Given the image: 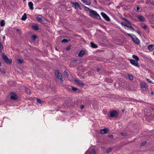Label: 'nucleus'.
I'll list each match as a JSON object with an SVG mask.
<instances>
[{"label": "nucleus", "instance_id": "nucleus-19", "mask_svg": "<svg viewBox=\"0 0 154 154\" xmlns=\"http://www.w3.org/2000/svg\"><path fill=\"white\" fill-rule=\"evenodd\" d=\"M137 17L139 20L141 21H145V18L143 16H138Z\"/></svg>", "mask_w": 154, "mask_h": 154}, {"label": "nucleus", "instance_id": "nucleus-13", "mask_svg": "<svg viewBox=\"0 0 154 154\" xmlns=\"http://www.w3.org/2000/svg\"><path fill=\"white\" fill-rule=\"evenodd\" d=\"M83 3L85 4L86 5H89L91 3V2L89 0H80Z\"/></svg>", "mask_w": 154, "mask_h": 154}, {"label": "nucleus", "instance_id": "nucleus-49", "mask_svg": "<svg viewBox=\"0 0 154 154\" xmlns=\"http://www.w3.org/2000/svg\"><path fill=\"white\" fill-rule=\"evenodd\" d=\"M97 70L98 72H99L100 71V68H97Z\"/></svg>", "mask_w": 154, "mask_h": 154}, {"label": "nucleus", "instance_id": "nucleus-23", "mask_svg": "<svg viewBox=\"0 0 154 154\" xmlns=\"http://www.w3.org/2000/svg\"><path fill=\"white\" fill-rule=\"evenodd\" d=\"M133 58L135 59L136 60L139 61V58L138 56L135 55H133L132 56Z\"/></svg>", "mask_w": 154, "mask_h": 154}, {"label": "nucleus", "instance_id": "nucleus-18", "mask_svg": "<svg viewBox=\"0 0 154 154\" xmlns=\"http://www.w3.org/2000/svg\"><path fill=\"white\" fill-rule=\"evenodd\" d=\"M140 86L142 88H146L147 87L146 83L145 82H142Z\"/></svg>", "mask_w": 154, "mask_h": 154}, {"label": "nucleus", "instance_id": "nucleus-27", "mask_svg": "<svg viewBox=\"0 0 154 154\" xmlns=\"http://www.w3.org/2000/svg\"><path fill=\"white\" fill-rule=\"evenodd\" d=\"M84 10L86 11H90H90L91 10H92L88 8L86 6L84 7Z\"/></svg>", "mask_w": 154, "mask_h": 154}, {"label": "nucleus", "instance_id": "nucleus-36", "mask_svg": "<svg viewBox=\"0 0 154 154\" xmlns=\"http://www.w3.org/2000/svg\"><path fill=\"white\" fill-rule=\"evenodd\" d=\"M146 143V141H144L142 142L140 144V146H144Z\"/></svg>", "mask_w": 154, "mask_h": 154}, {"label": "nucleus", "instance_id": "nucleus-50", "mask_svg": "<svg viewBox=\"0 0 154 154\" xmlns=\"http://www.w3.org/2000/svg\"><path fill=\"white\" fill-rule=\"evenodd\" d=\"M3 39L4 40H5V36H3Z\"/></svg>", "mask_w": 154, "mask_h": 154}, {"label": "nucleus", "instance_id": "nucleus-55", "mask_svg": "<svg viewBox=\"0 0 154 154\" xmlns=\"http://www.w3.org/2000/svg\"><path fill=\"white\" fill-rule=\"evenodd\" d=\"M1 66V63H0V66Z\"/></svg>", "mask_w": 154, "mask_h": 154}, {"label": "nucleus", "instance_id": "nucleus-54", "mask_svg": "<svg viewBox=\"0 0 154 154\" xmlns=\"http://www.w3.org/2000/svg\"><path fill=\"white\" fill-rule=\"evenodd\" d=\"M55 49L56 50H58L57 48H55Z\"/></svg>", "mask_w": 154, "mask_h": 154}, {"label": "nucleus", "instance_id": "nucleus-24", "mask_svg": "<svg viewBox=\"0 0 154 154\" xmlns=\"http://www.w3.org/2000/svg\"><path fill=\"white\" fill-rule=\"evenodd\" d=\"M64 75L65 77H66L67 78H68L69 75L66 71H65L64 72Z\"/></svg>", "mask_w": 154, "mask_h": 154}, {"label": "nucleus", "instance_id": "nucleus-5", "mask_svg": "<svg viewBox=\"0 0 154 154\" xmlns=\"http://www.w3.org/2000/svg\"><path fill=\"white\" fill-rule=\"evenodd\" d=\"M118 114L116 111H112L110 112V117L112 118H116L117 117Z\"/></svg>", "mask_w": 154, "mask_h": 154}, {"label": "nucleus", "instance_id": "nucleus-44", "mask_svg": "<svg viewBox=\"0 0 154 154\" xmlns=\"http://www.w3.org/2000/svg\"><path fill=\"white\" fill-rule=\"evenodd\" d=\"M150 2L152 4H154V0H150Z\"/></svg>", "mask_w": 154, "mask_h": 154}, {"label": "nucleus", "instance_id": "nucleus-47", "mask_svg": "<svg viewBox=\"0 0 154 154\" xmlns=\"http://www.w3.org/2000/svg\"><path fill=\"white\" fill-rule=\"evenodd\" d=\"M109 137L110 138H113V135H110L109 136Z\"/></svg>", "mask_w": 154, "mask_h": 154}, {"label": "nucleus", "instance_id": "nucleus-35", "mask_svg": "<svg viewBox=\"0 0 154 154\" xmlns=\"http://www.w3.org/2000/svg\"><path fill=\"white\" fill-rule=\"evenodd\" d=\"M72 89L74 91H76L78 90V89L74 87H71Z\"/></svg>", "mask_w": 154, "mask_h": 154}, {"label": "nucleus", "instance_id": "nucleus-41", "mask_svg": "<svg viewBox=\"0 0 154 154\" xmlns=\"http://www.w3.org/2000/svg\"><path fill=\"white\" fill-rule=\"evenodd\" d=\"M16 30L19 34H21V31L20 29H16Z\"/></svg>", "mask_w": 154, "mask_h": 154}, {"label": "nucleus", "instance_id": "nucleus-3", "mask_svg": "<svg viewBox=\"0 0 154 154\" xmlns=\"http://www.w3.org/2000/svg\"><path fill=\"white\" fill-rule=\"evenodd\" d=\"M55 75L56 77L58 78L59 80L62 83H63V80L61 74L60 73L58 70H56Z\"/></svg>", "mask_w": 154, "mask_h": 154}, {"label": "nucleus", "instance_id": "nucleus-34", "mask_svg": "<svg viewBox=\"0 0 154 154\" xmlns=\"http://www.w3.org/2000/svg\"><path fill=\"white\" fill-rule=\"evenodd\" d=\"M141 27L143 29H146L147 28V26L146 25H142Z\"/></svg>", "mask_w": 154, "mask_h": 154}, {"label": "nucleus", "instance_id": "nucleus-21", "mask_svg": "<svg viewBox=\"0 0 154 154\" xmlns=\"http://www.w3.org/2000/svg\"><path fill=\"white\" fill-rule=\"evenodd\" d=\"M127 77L131 80H132L133 79V76L129 74H128L127 75Z\"/></svg>", "mask_w": 154, "mask_h": 154}, {"label": "nucleus", "instance_id": "nucleus-16", "mask_svg": "<svg viewBox=\"0 0 154 154\" xmlns=\"http://www.w3.org/2000/svg\"><path fill=\"white\" fill-rule=\"evenodd\" d=\"M43 18L40 17H37V19L38 21L40 23H43L44 22Z\"/></svg>", "mask_w": 154, "mask_h": 154}, {"label": "nucleus", "instance_id": "nucleus-37", "mask_svg": "<svg viewBox=\"0 0 154 154\" xmlns=\"http://www.w3.org/2000/svg\"><path fill=\"white\" fill-rule=\"evenodd\" d=\"M37 101L39 103H41L42 102V101L40 99H38V98L37 99Z\"/></svg>", "mask_w": 154, "mask_h": 154}, {"label": "nucleus", "instance_id": "nucleus-32", "mask_svg": "<svg viewBox=\"0 0 154 154\" xmlns=\"http://www.w3.org/2000/svg\"><path fill=\"white\" fill-rule=\"evenodd\" d=\"M69 40L66 39H64L62 40L61 42L62 43H67Z\"/></svg>", "mask_w": 154, "mask_h": 154}, {"label": "nucleus", "instance_id": "nucleus-11", "mask_svg": "<svg viewBox=\"0 0 154 154\" xmlns=\"http://www.w3.org/2000/svg\"><path fill=\"white\" fill-rule=\"evenodd\" d=\"M75 83L78 85H79L80 86H83L85 84L80 80H75Z\"/></svg>", "mask_w": 154, "mask_h": 154}, {"label": "nucleus", "instance_id": "nucleus-17", "mask_svg": "<svg viewBox=\"0 0 154 154\" xmlns=\"http://www.w3.org/2000/svg\"><path fill=\"white\" fill-rule=\"evenodd\" d=\"M147 47L149 50L152 51L154 50V45H150Z\"/></svg>", "mask_w": 154, "mask_h": 154}, {"label": "nucleus", "instance_id": "nucleus-4", "mask_svg": "<svg viewBox=\"0 0 154 154\" xmlns=\"http://www.w3.org/2000/svg\"><path fill=\"white\" fill-rule=\"evenodd\" d=\"M138 61L134 59H131L130 60V63L132 64L137 67H139V66Z\"/></svg>", "mask_w": 154, "mask_h": 154}, {"label": "nucleus", "instance_id": "nucleus-9", "mask_svg": "<svg viewBox=\"0 0 154 154\" xmlns=\"http://www.w3.org/2000/svg\"><path fill=\"white\" fill-rule=\"evenodd\" d=\"M123 20H125V21L127 22V23H125L124 22H122L121 24L122 25V26H126L127 27H129V25L128 24H130V23L126 19L124 18H122Z\"/></svg>", "mask_w": 154, "mask_h": 154}, {"label": "nucleus", "instance_id": "nucleus-26", "mask_svg": "<svg viewBox=\"0 0 154 154\" xmlns=\"http://www.w3.org/2000/svg\"><path fill=\"white\" fill-rule=\"evenodd\" d=\"M90 154H96L95 150L94 149H92L90 152Z\"/></svg>", "mask_w": 154, "mask_h": 154}, {"label": "nucleus", "instance_id": "nucleus-29", "mask_svg": "<svg viewBox=\"0 0 154 154\" xmlns=\"http://www.w3.org/2000/svg\"><path fill=\"white\" fill-rule=\"evenodd\" d=\"M3 49V46L2 43L0 42V53L2 52V50Z\"/></svg>", "mask_w": 154, "mask_h": 154}, {"label": "nucleus", "instance_id": "nucleus-8", "mask_svg": "<svg viewBox=\"0 0 154 154\" xmlns=\"http://www.w3.org/2000/svg\"><path fill=\"white\" fill-rule=\"evenodd\" d=\"M132 38L134 42L137 44H139L140 43V42L139 39L137 38L135 35L133 37H132Z\"/></svg>", "mask_w": 154, "mask_h": 154}, {"label": "nucleus", "instance_id": "nucleus-57", "mask_svg": "<svg viewBox=\"0 0 154 154\" xmlns=\"http://www.w3.org/2000/svg\"><path fill=\"white\" fill-rule=\"evenodd\" d=\"M24 1H25L26 0H23Z\"/></svg>", "mask_w": 154, "mask_h": 154}, {"label": "nucleus", "instance_id": "nucleus-2", "mask_svg": "<svg viewBox=\"0 0 154 154\" xmlns=\"http://www.w3.org/2000/svg\"><path fill=\"white\" fill-rule=\"evenodd\" d=\"M2 57L5 62L8 64H10L11 63L12 60L9 58L6 55L4 54H2Z\"/></svg>", "mask_w": 154, "mask_h": 154}, {"label": "nucleus", "instance_id": "nucleus-42", "mask_svg": "<svg viewBox=\"0 0 154 154\" xmlns=\"http://www.w3.org/2000/svg\"><path fill=\"white\" fill-rule=\"evenodd\" d=\"M121 134L122 135V136H126L127 135L126 133H121Z\"/></svg>", "mask_w": 154, "mask_h": 154}, {"label": "nucleus", "instance_id": "nucleus-1", "mask_svg": "<svg viewBox=\"0 0 154 154\" xmlns=\"http://www.w3.org/2000/svg\"><path fill=\"white\" fill-rule=\"evenodd\" d=\"M89 13L90 16L91 17H94L99 19H100V16L97 13L96 11L93 10H91Z\"/></svg>", "mask_w": 154, "mask_h": 154}, {"label": "nucleus", "instance_id": "nucleus-52", "mask_svg": "<svg viewBox=\"0 0 154 154\" xmlns=\"http://www.w3.org/2000/svg\"><path fill=\"white\" fill-rule=\"evenodd\" d=\"M127 35H128V36H131V37H132V36H131V35H130V34H129V33H128V34H127Z\"/></svg>", "mask_w": 154, "mask_h": 154}, {"label": "nucleus", "instance_id": "nucleus-40", "mask_svg": "<svg viewBox=\"0 0 154 154\" xmlns=\"http://www.w3.org/2000/svg\"><path fill=\"white\" fill-rule=\"evenodd\" d=\"M146 80H147V81L149 82H150V83H151L152 84H154V82H152V81L150 79H146Z\"/></svg>", "mask_w": 154, "mask_h": 154}, {"label": "nucleus", "instance_id": "nucleus-38", "mask_svg": "<svg viewBox=\"0 0 154 154\" xmlns=\"http://www.w3.org/2000/svg\"><path fill=\"white\" fill-rule=\"evenodd\" d=\"M112 148H109L106 150V151L107 152H111V151H112Z\"/></svg>", "mask_w": 154, "mask_h": 154}, {"label": "nucleus", "instance_id": "nucleus-51", "mask_svg": "<svg viewBox=\"0 0 154 154\" xmlns=\"http://www.w3.org/2000/svg\"><path fill=\"white\" fill-rule=\"evenodd\" d=\"M27 92V93H30V90L29 89H28Z\"/></svg>", "mask_w": 154, "mask_h": 154}, {"label": "nucleus", "instance_id": "nucleus-6", "mask_svg": "<svg viewBox=\"0 0 154 154\" xmlns=\"http://www.w3.org/2000/svg\"><path fill=\"white\" fill-rule=\"evenodd\" d=\"M71 4L72 5V7H74L75 9H77L78 8H79L81 9V8L80 7V6L78 2H71Z\"/></svg>", "mask_w": 154, "mask_h": 154}, {"label": "nucleus", "instance_id": "nucleus-39", "mask_svg": "<svg viewBox=\"0 0 154 154\" xmlns=\"http://www.w3.org/2000/svg\"><path fill=\"white\" fill-rule=\"evenodd\" d=\"M128 27L130 29L132 30L133 31H134V28L131 26L129 25V27Z\"/></svg>", "mask_w": 154, "mask_h": 154}, {"label": "nucleus", "instance_id": "nucleus-31", "mask_svg": "<svg viewBox=\"0 0 154 154\" xmlns=\"http://www.w3.org/2000/svg\"><path fill=\"white\" fill-rule=\"evenodd\" d=\"M33 29H35V30H38V28L37 26H32Z\"/></svg>", "mask_w": 154, "mask_h": 154}, {"label": "nucleus", "instance_id": "nucleus-58", "mask_svg": "<svg viewBox=\"0 0 154 154\" xmlns=\"http://www.w3.org/2000/svg\"><path fill=\"white\" fill-rule=\"evenodd\" d=\"M153 54L154 55V52H153Z\"/></svg>", "mask_w": 154, "mask_h": 154}, {"label": "nucleus", "instance_id": "nucleus-33", "mask_svg": "<svg viewBox=\"0 0 154 154\" xmlns=\"http://www.w3.org/2000/svg\"><path fill=\"white\" fill-rule=\"evenodd\" d=\"M106 81L109 83H112V80L111 79H107L106 80Z\"/></svg>", "mask_w": 154, "mask_h": 154}, {"label": "nucleus", "instance_id": "nucleus-30", "mask_svg": "<svg viewBox=\"0 0 154 154\" xmlns=\"http://www.w3.org/2000/svg\"><path fill=\"white\" fill-rule=\"evenodd\" d=\"M17 61L19 63L21 64L23 62V60L20 59H18L17 60Z\"/></svg>", "mask_w": 154, "mask_h": 154}, {"label": "nucleus", "instance_id": "nucleus-12", "mask_svg": "<svg viewBox=\"0 0 154 154\" xmlns=\"http://www.w3.org/2000/svg\"><path fill=\"white\" fill-rule=\"evenodd\" d=\"M108 131V130L106 128H105L103 129L100 130V133L102 134H106Z\"/></svg>", "mask_w": 154, "mask_h": 154}, {"label": "nucleus", "instance_id": "nucleus-28", "mask_svg": "<svg viewBox=\"0 0 154 154\" xmlns=\"http://www.w3.org/2000/svg\"><path fill=\"white\" fill-rule=\"evenodd\" d=\"M37 37L35 35H33L32 36V40L33 41L35 40L36 39Z\"/></svg>", "mask_w": 154, "mask_h": 154}, {"label": "nucleus", "instance_id": "nucleus-53", "mask_svg": "<svg viewBox=\"0 0 154 154\" xmlns=\"http://www.w3.org/2000/svg\"><path fill=\"white\" fill-rule=\"evenodd\" d=\"M3 72L5 73H6V72L5 71H3Z\"/></svg>", "mask_w": 154, "mask_h": 154}, {"label": "nucleus", "instance_id": "nucleus-48", "mask_svg": "<svg viewBox=\"0 0 154 154\" xmlns=\"http://www.w3.org/2000/svg\"><path fill=\"white\" fill-rule=\"evenodd\" d=\"M70 48V47H68L66 48V50H69Z\"/></svg>", "mask_w": 154, "mask_h": 154}, {"label": "nucleus", "instance_id": "nucleus-15", "mask_svg": "<svg viewBox=\"0 0 154 154\" xmlns=\"http://www.w3.org/2000/svg\"><path fill=\"white\" fill-rule=\"evenodd\" d=\"M29 6V7L30 9L31 10H33L34 9L33 5L32 2H29L28 3Z\"/></svg>", "mask_w": 154, "mask_h": 154}, {"label": "nucleus", "instance_id": "nucleus-25", "mask_svg": "<svg viewBox=\"0 0 154 154\" xmlns=\"http://www.w3.org/2000/svg\"><path fill=\"white\" fill-rule=\"evenodd\" d=\"M0 24L1 26H3L5 25V22L4 20H2L0 21Z\"/></svg>", "mask_w": 154, "mask_h": 154}, {"label": "nucleus", "instance_id": "nucleus-46", "mask_svg": "<svg viewBox=\"0 0 154 154\" xmlns=\"http://www.w3.org/2000/svg\"><path fill=\"white\" fill-rule=\"evenodd\" d=\"M80 108L81 109H83L84 108V106L83 105H81L80 106Z\"/></svg>", "mask_w": 154, "mask_h": 154}, {"label": "nucleus", "instance_id": "nucleus-43", "mask_svg": "<svg viewBox=\"0 0 154 154\" xmlns=\"http://www.w3.org/2000/svg\"><path fill=\"white\" fill-rule=\"evenodd\" d=\"M136 32L138 34L140 35H141V33L140 32L139 30H137L136 31Z\"/></svg>", "mask_w": 154, "mask_h": 154}, {"label": "nucleus", "instance_id": "nucleus-45", "mask_svg": "<svg viewBox=\"0 0 154 154\" xmlns=\"http://www.w3.org/2000/svg\"><path fill=\"white\" fill-rule=\"evenodd\" d=\"M140 9V8L139 7H136V10L137 11H138Z\"/></svg>", "mask_w": 154, "mask_h": 154}, {"label": "nucleus", "instance_id": "nucleus-14", "mask_svg": "<svg viewBox=\"0 0 154 154\" xmlns=\"http://www.w3.org/2000/svg\"><path fill=\"white\" fill-rule=\"evenodd\" d=\"M85 54V51L84 50H81L79 53L78 55L80 57H82Z\"/></svg>", "mask_w": 154, "mask_h": 154}, {"label": "nucleus", "instance_id": "nucleus-56", "mask_svg": "<svg viewBox=\"0 0 154 154\" xmlns=\"http://www.w3.org/2000/svg\"><path fill=\"white\" fill-rule=\"evenodd\" d=\"M151 94H153V92H152V93H151Z\"/></svg>", "mask_w": 154, "mask_h": 154}, {"label": "nucleus", "instance_id": "nucleus-20", "mask_svg": "<svg viewBox=\"0 0 154 154\" xmlns=\"http://www.w3.org/2000/svg\"><path fill=\"white\" fill-rule=\"evenodd\" d=\"M27 18L26 14V13H24V14L22 16L21 20H25Z\"/></svg>", "mask_w": 154, "mask_h": 154}, {"label": "nucleus", "instance_id": "nucleus-7", "mask_svg": "<svg viewBox=\"0 0 154 154\" xmlns=\"http://www.w3.org/2000/svg\"><path fill=\"white\" fill-rule=\"evenodd\" d=\"M101 14L106 20L107 21L110 20V18L105 13L102 12L101 13Z\"/></svg>", "mask_w": 154, "mask_h": 154}, {"label": "nucleus", "instance_id": "nucleus-10", "mask_svg": "<svg viewBox=\"0 0 154 154\" xmlns=\"http://www.w3.org/2000/svg\"><path fill=\"white\" fill-rule=\"evenodd\" d=\"M11 98V99L14 100H16L17 99V95L14 93H11L10 94Z\"/></svg>", "mask_w": 154, "mask_h": 154}, {"label": "nucleus", "instance_id": "nucleus-22", "mask_svg": "<svg viewBox=\"0 0 154 154\" xmlns=\"http://www.w3.org/2000/svg\"><path fill=\"white\" fill-rule=\"evenodd\" d=\"M91 47L94 48H97V46L96 44H94L92 42H91Z\"/></svg>", "mask_w": 154, "mask_h": 154}]
</instances>
